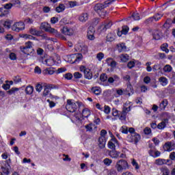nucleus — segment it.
Here are the masks:
<instances>
[{
	"mask_svg": "<svg viewBox=\"0 0 175 175\" xmlns=\"http://www.w3.org/2000/svg\"><path fill=\"white\" fill-rule=\"evenodd\" d=\"M14 83L15 84H18V83H21V77L20 76H16L13 78Z\"/></svg>",
	"mask_w": 175,
	"mask_h": 175,
	"instance_id": "nucleus-47",
	"label": "nucleus"
},
{
	"mask_svg": "<svg viewBox=\"0 0 175 175\" xmlns=\"http://www.w3.org/2000/svg\"><path fill=\"white\" fill-rule=\"evenodd\" d=\"M25 92L27 95H31L33 93V87L29 85L25 88Z\"/></svg>",
	"mask_w": 175,
	"mask_h": 175,
	"instance_id": "nucleus-31",
	"label": "nucleus"
},
{
	"mask_svg": "<svg viewBox=\"0 0 175 175\" xmlns=\"http://www.w3.org/2000/svg\"><path fill=\"white\" fill-rule=\"evenodd\" d=\"M42 64L46 65V66H53V65L55 64V62H54V57H49L46 59L44 62L42 61Z\"/></svg>",
	"mask_w": 175,
	"mask_h": 175,
	"instance_id": "nucleus-18",
	"label": "nucleus"
},
{
	"mask_svg": "<svg viewBox=\"0 0 175 175\" xmlns=\"http://www.w3.org/2000/svg\"><path fill=\"white\" fill-rule=\"evenodd\" d=\"M83 73L85 79H87L88 80H91V79H92V72H91L90 68H88L86 72Z\"/></svg>",
	"mask_w": 175,
	"mask_h": 175,
	"instance_id": "nucleus-22",
	"label": "nucleus"
},
{
	"mask_svg": "<svg viewBox=\"0 0 175 175\" xmlns=\"http://www.w3.org/2000/svg\"><path fill=\"white\" fill-rule=\"evenodd\" d=\"M109 157H111V158H113V159H117L120 158V152H118V151L116 150V149H114V150L109 151Z\"/></svg>",
	"mask_w": 175,
	"mask_h": 175,
	"instance_id": "nucleus-17",
	"label": "nucleus"
},
{
	"mask_svg": "<svg viewBox=\"0 0 175 175\" xmlns=\"http://www.w3.org/2000/svg\"><path fill=\"white\" fill-rule=\"evenodd\" d=\"M115 169H116L118 173H122L124 170H126V169H129V164H128V161L124 159H120L116 162L115 165Z\"/></svg>",
	"mask_w": 175,
	"mask_h": 175,
	"instance_id": "nucleus-1",
	"label": "nucleus"
},
{
	"mask_svg": "<svg viewBox=\"0 0 175 175\" xmlns=\"http://www.w3.org/2000/svg\"><path fill=\"white\" fill-rule=\"evenodd\" d=\"M118 51L121 53L122 51H126V46L125 44L122 43L117 45Z\"/></svg>",
	"mask_w": 175,
	"mask_h": 175,
	"instance_id": "nucleus-35",
	"label": "nucleus"
},
{
	"mask_svg": "<svg viewBox=\"0 0 175 175\" xmlns=\"http://www.w3.org/2000/svg\"><path fill=\"white\" fill-rule=\"evenodd\" d=\"M101 81H106L107 80V75L106 74H102L100 77Z\"/></svg>",
	"mask_w": 175,
	"mask_h": 175,
	"instance_id": "nucleus-58",
	"label": "nucleus"
},
{
	"mask_svg": "<svg viewBox=\"0 0 175 175\" xmlns=\"http://www.w3.org/2000/svg\"><path fill=\"white\" fill-rule=\"evenodd\" d=\"M172 70H173V68L172 67V66L169 65V64H166L164 67H163V71L165 73H170V72H172Z\"/></svg>",
	"mask_w": 175,
	"mask_h": 175,
	"instance_id": "nucleus-33",
	"label": "nucleus"
},
{
	"mask_svg": "<svg viewBox=\"0 0 175 175\" xmlns=\"http://www.w3.org/2000/svg\"><path fill=\"white\" fill-rule=\"evenodd\" d=\"M145 135H150L151 133V129L150 127H146L144 130Z\"/></svg>",
	"mask_w": 175,
	"mask_h": 175,
	"instance_id": "nucleus-61",
	"label": "nucleus"
},
{
	"mask_svg": "<svg viewBox=\"0 0 175 175\" xmlns=\"http://www.w3.org/2000/svg\"><path fill=\"white\" fill-rule=\"evenodd\" d=\"M116 146H118V141L116 137H113L108 142V147L111 150H116Z\"/></svg>",
	"mask_w": 175,
	"mask_h": 175,
	"instance_id": "nucleus-11",
	"label": "nucleus"
},
{
	"mask_svg": "<svg viewBox=\"0 0 175 175\" xmlns=\"http://www.w3.org/2000/svg\"><path fill=\"white\" fill-rule=\"evenodd\" d=\"M17 91H18V88H12L11 90L8 91V94H9V95H13V94H14Z\"/></svg>",
	"mask_w": 175,
	"mask_h": 175,
	"instance_id": "nucleus-46",
	"label": "nucleus"
},
{
	"mask_svg": "<svg viewBox=\"0 0 175 175\" xmlns=\"http://www.w3.org/2000/svg\"><path fill=\"white\" fill-rule=\"evenodd\" d=\"M119 115L120 113H118V110L116 108L112 109V116H113V117H117Z\"/></svg>",
	"mask_w": 175,
	"mask_h": 175,
	"instance_id": "nucleus-57",
	"label": "nucleus"
},
{
	"mask_svg": "<svg viewBox=\"0 0 175 175\" xmlns=\"http://www.w3.org/2000/svg\"><path fill=\"white\" fill-rule=\"evenodd\" d=\"M131 163H132L133 166L134 167H135L136 170H137L139 168V164L137 163V162L136 161V160L135 159H133Z\"/></svg>",
	"mask_w": 175,
	"mask_h": 175,
	"instance_id": "nucleus-52",
	"label": "nucleus"
},
{
	"mask_svg": "<svg viewBox=\"0 0 175 175\" xmlns=\"http://www.w3.org/2000/svg\"><path fill=\"white\" fill-rule=\"evenodd\" d=\"M79 20L81 23H85L88 20V13H83L81 14L79 17Z\"/></svg>",
	"mask_w": 175,
	"mask_h": 175,
	"instance_id": "nucleus-21",
	"label": "nucleus"
},
{
	"mask_svg": "<svg viewBox=\"0 0 175 175\" xmlns=\"http://www.w3.org/2000/svg\"><path fill=\"white\" fill-rule=\"evenodd\" d=\"M98 146L100 148H105V146H106V137H100L98 138Z\"/></svg>",
	"mask_w": 175,
	"mask_h": 175,
	"instance_id": "nucleus-19",
	"label": "nucleus"
},
{
	"mask_svg": "<svg viewBox=\"0 0 175 175\" xmlns=\"http://www.w3.org/2000/svg\"><path fill=\"white\" fill-rule=\"evenodd\" d=\"M168 120L165 119L164 121H162L157 125L158 129H165L166 128V122H167Z\"/></svg>",
	"mask_w": 175,
	"mask_h": 175,
	"instance_id": "nucleus-27",
	"label": "nucleus"
},
{
	"mask_svg": "<svg viewBox=\"0 0 175 175\" xmlns=\"http://www.w3.org/2000/svg\"><path fill=\"white\" fill-rule=\"evenodd\" d=\"M25 28V25L23 22H17L14 23L12 27V31H15L16 32H20V31H23Z\"/></svg>",
	"mask_w": 175,
	"mask_h": 175,
	"instance_id": "nucleus-8",
	"label": "nucleus"
},
{
	"mask_svg": "<svg viewBox=\"0 0 175 175\" xmlns=\"http://www.w3.org/2000/svg\"><path fill=\"white\" fill-rule=\"evenodd\" d=\"M111 25H113V23H111V21L108 22L104 25H102L100 26L101 32H106V31H107V29H109V28H110Z\"/></svg>",
	"mask_w": 175,
	"mask_h": 175,
	"instance_id": "nucleus-20",
	"label": "nucleus"
},
{
	"mask_svg": "<svg viewBox=\"0 0 175 175\" xmlns=\"http://www.w3.org/2000/svg\"><path fill=\"white\" fill-rule=\"evenodd\" d=\"M64 77L66 80H72V79H73V75L70 72H68L64 75Z\"/></svg>",
	"mask_w": 175,
	"mask_h": 175,
	"instance_id": "nucleus-44",
	"label": "nucleus"
},
{
	"mask_svg": "<svg viewBox=\"0 0 175 175\" xmlns=\"http://www.w3.org/2000/svg\"><path fill=\"white\" fill-rule=\"evenodd\" d=\"M170 159L171 161H175V152H172L170 154Z\"/></svg>",
	"mask_w": 175,
	"mask_h": 175,
	"instance_id": "nucleus-64",
	"label": "nucleus"
},
{
	"mask_svg": "<svg viewBox=\"0 0 175 175\" xmlns=\"http://www.w3.org/2000/svg\"><path fill=\"white\" fill-rule=\"evenodd\" d=\"M127 66L129 69H132V68H135V62L132 61L129 62L127 64Z\"/></svg>",
	"mask_w": 175,
	"mask_h": 175,
	"instance_id": "nucleus-59",
	"label": "nucleus"
},
{
	"mask_svg": "<svg viewBox=\"0 0 175 175\" xmlns=\"http://www.w3.org/2000/svg\"><path fill=\"white\" fill-rule=\"evenodd\" d=\"M70 59H75L74 64H79L81 59H83V55L81 53H75L70 55Z\"/></svg>",
	"mask_w": 175,
	"mask_h": 175,
	"instance_id": "nucleus-10",
	"label": "nucleus"
},
{
	"mask_svg": "<svg viewBox=\"0 0 175 175\" xmlns=\"http://www.w3.org/2000/svg\"><path fill=\"white\" fill-rule=\"evenodd\" d=\"M162 17H163V14L161 13H157L152 16L153 21L154 20V21H159Z\"/></svg>",
	"mask_w": 175,
	"mask_h": 175,
	"instance_id": "nucleus-34",
	"label": "nucleus"
},
{
	"mask_svg": "<svg viewBox=\"0 0 175 175\" xmlns=\"http://www.w3.org/2000/svg\"><path fill=\"white\" fill-rule=\"evenodd\" d=\"M107 175H117V171L114 169H111L107 171Z\"/></svg>",
	"mask_w": 175,
	"mask_h": 175,
	"instance_id": "nucleus-49",
	"label": "nucleus"
},
{
	"mask_svg": "<svg viewBox=\"0 0 175 175\" xmlns=\"http://www.w3.org/2000/svg\"><path fill=\"white\" fill-rule=\"evenodd\" d=\"M140 139H142V137L137 133L130 134L127 136L128 142L129 143H135V144H137L140 142Z\"/></svg>",
	"mask_w": 175,
	"mask_h": 175,
	"instance_id": "nucleus-5",
	"label": "nucleus"
},
{
	"mask_svg": "<svg viewBox=\"0 0 175 175\" xmlns=\"http://www.w3.org/2000/svg\"><path fill=\"white\" fill-rule=\"evenodd\" d=\"M96 129V126L94 124H89L85 126V128L88 132H92V127Z\"/></svg>",
	"mask_w": 175,
	"mask_h": 175,
	"instance_id": "nucleus-39",
	"label": "nucleus"
},
{
	"mask_svg": "<svg viewBox=\"0 0 175 175\" xmlns=\"http://www.w3.org/2000/svg\"><path fill=\"white\" fill-rule=\"evenodd\" d=\"M66 9L65 5L59 3V5L55 8L57 13H62Z\"/></svg>",
	"mask_w": 175,
	"mask_h": 175,
	"instance_id": "nucleus-26",
	"label": "nucleus"
},
{
	"mask_svg": "<svg viewBox=\"0 0 175 175\" xmlns=\"http://www.w3.org/2000/svg\"><path fill=\"white\" fill-rule=\"evenodd\" d=\"M131 17L133 18L135 21L140 20V14L139 13H133L131 15Z\"/></svg>",
	"mask_w": 175,
	"mask_h": 175,
	"instance_id": "nucleus-48",
	"label": "nucleus"
},
{
	"mask_svg": "<svg viewBox=\"0 0 175 175\" xmlns=\"http://www.w3.org/2000/svg\"><path fill=\"white\" fill-rule=\"evenodd\" d=\"M107 61H111L109 66L111 68H116L117 66V62L113 60V58H108Z\"/></svg>",
	"mask_w": 175,
	"mask_h": 175,
	"instance_id": "nucleus-41",
	"label": "nucleus"
},
{
	"mask_svg": "<svg viewBox=\"0 0 175 175\" xmlns=\"http://www.w3.org/2000/svg\"><path fill=\"white\" fill-rule=\"evenodd\" d=\"M74 77L75 79H81V77H83V75L79 72H75L74 73Z\"/></svg>",
	"mask_w": 175,
	"mask_h": 175,
	"instance_id": "nucleus-53",
	"label": "nucleus"
},
{
	"mask_svg": "<svg viewBox=\"0 0 175 175\" xmlns=\"http://www.w3.org/2000/svg\"><path fill=\"white\" fill-rule=\"evenodd\" d=\"M6 164L1 167L3 174L8 175L10 173V165L8 161H5Z\"/></svg>",
	"mask_w": 175,
	"mask_h": 175,
	"instance_id": "nucleus-14",
	"label": "nucleus"
},
{
	"mask_svg": "<svg viewBox=\"0 0 175 175\" xmlns=\"http://www.w3.org/2000/svg\"><path fill=\"white\" fill-rule=\"evenodd\" d=\"M110 107L107 106V105H105L104 107V113H105V114H109L110 113Z\"/></svg>",
	"mask_w": 175,
	"mask_h": 175,
	"instance_id": "nucleus-60",
	"label": "nucleus"
},
{
	"mask_svg": "<svg viewBox=\"0 0 175 175\" xmlns=\"http://www.w3.org/2000/svg\"><path fill=\"white\" fill-rule=\"evenodd\" d=\"M152 21H154V18L150 17L148 19L144 21V24H146V25H148V24H151V23H152Z\"/></svg>",
	"mask_w": 175,
	"mask_h": 175,
	"instance_id": "nucleus-51",
	"label": "nucleus"
},
{
	"mask_svg": "<svg viewBox=\"0 0 175 175\" xmlns=\"http://www.w3.org/2000/svg\"><path fill=\"white\" fill-rule=\"evenodd\" d=\"M122 62H126L129 60V55L128 54H122L120 55Z\"/></svg>",
	"mask_w": 175,
	"mask_h": 175,
	"instance_id": "nucleus-30",
	"label": "nucleus"
},
{
	"mask_svg": "<svg viewBox=\"0 0 175 175\" xmlns=\"http://www.w3.org/2000/svg\"><path fill=\"white\" fill-rule=\"evenodd\" d=\"M159 81L161 83V85L165 87V85H167L168 81L166 77H161L159 79Z\"/></svg>",
	"mask_w": 175,
	"mask_h": 175,
	"instance_id": "nucleus-29",
	"label": "nucleus"
},
{
	"mask_svg": "<svg viewBox=\"0 0 175 175\" xmlns=\"http://www.w3.org/2000/svg\"><path fill=\"white\" fill-rule=\"evenodd\" d=\"M51 24H56V23H58V18L57 17H52L51 18Z\"/></svg>",
	"mask_w": 175,
	"mask_h": 175,
	"instance_id": "nucleus-63",
	"label": "nucleus"
},
{
	"mask_svg": "<svg viewBox=\"0 0 175 175\" xmlns=\"http://www.w3.org/2000/svg\"><path fill=\"white\" fill-rule=\"evenodd\" d=\"M104 57H105V54H103V53H102V52L98 53L96 55V58H97V59H98V61H102V59H103Z\"/></svg>",
	"mask_w": 175,
	"mask_h": 175,
	"instance_id": "nucleus-50",
	"label": "nucleus"
},
{
	"mask_svg": "<svg viewBox=\"0 0 175 175\" xmlns=\"http://www.w3.org/2000/svg\"><path fill=\"white\" fill-rule=\"evenodd\" d=\"M95 33V28L94 27L90 26L88 29V35H94Z\"/></svg>",
	"mask_w": 175,
	"mask_h": 175,
	"instance_id": "nucleus-43",
	"label": "nucleus"
},
{
	"mask_svg": "<svg viewBox=\"0 0 175 175\" xmlns=\"http://www.w3.org/2000/svg\"><path fill=\"white\" fill-rule=\"evenodd\" d=\"M66 109L68 111H70V113H75V111L77 110V105L72 102V100H67Z\"/></svg>",
	"mask_w": 175,
	"mask_h": 175,
	"instance_id": "nucleus-6",
	"label": "nucleus"
},
{
	"mask_svg": "<svg viewBox=\"0 0 175 175\" xmlns=\"http://www.w3.org/2000/svg\"><path fill=\"white\" fill-rule=\"evenodd\" d=\"M152 70L154 72H156V70H161V65L157 64H154L152 67Z\"/></svg>",
	"mask_w": 175,
	"mask_h": 175,
	"instance_id": "nucleus-55",
	"label": "nucleus"
},
{
	"mask_svg": "<svg viewBox=\"0 0 175 175\" xmlns=\"http://www.w3.org/2000/svg\"><path fill=\"white\" fill-rule=\"evenodd\" d=\"M106 8V4H102V3H96L94 7V10L96 12V13L99 14L100 17H102L103 18L106 16L107 12H103L102 10Z\"/></svg>",
	"mask_w": 175,
	"mask_h": 175,
	"instance_id": "nucleus-4",
	"label": "nucleus"
},
{
	"mask_svg": "<svg viewBox=\"0 0 175 175\" xmlns=\"http://www.w3.org/2000/svg\"><path fill=\"white\" fill-rule=\"evenodd\" d=\"M20 49L23 54H27V55H31V54L35 53V50L32 47V42L31 41L25 42V46H21Z\"/></svg>",
	"mask_w": 175,
	"mask_h": 175,
	"instance_id": "nucleus-2",
	"label": "nucleus"
},
{
	"mask_svg": "<svg viewBox=\"0 0 175 175\" xmlns=\"http://www.w3.org/2000/svg\"><path fill=\"white\" fill-rule=\"evenodd\" d=\"M146 65L147 66L146 67L147 72H151V70H152V68H151V66H150L151 65V62H147Z\"/></svg>",
	"mask_w": 175,
	"mask_h": 175,
	"instance_id": "nucleus-62",
	"label": "nucleus"
},
{
	"mask_svg": "<svg viewBox=\"0 0 175 175\" xmlns=\"http://www.w3.org/2000/svg\"><path fill=\"white\" fill-rule=\"evenodd\" d=\"M128 31H129V27L128 26H123L122 29V33L123 35H126L128 33Z\"/></svg>",
	"mask_w": 175,
	"mask_h": 175,
	"instance_id": "nucleus-45",
	"label": "nucleus"
},
{
	"mask_svg": "<svg viewBox=\"0 0 175 175\" xmlns=\"http://www.w3.org/2000/svg\"><path fill=\"white\" fill-rule=\"evenodd\" d=\"M62 33L68 36H72L75 33V31L72 28H69L66 26L64 27L62 29Z\"/></svg>",
	"mask_w": 175,
	"mask_h": 175,
	"instance_id": "nucleus-12",
	"label": "nucleus"
},
{
	"mask_svg": "<svg viewBox=\"0 0 175 175\" xmlns=\"http://www.w3.org/2000/svg\"><path fill=\"white\" fill-rule=\"evenodd\" d=\"M82 116L83 117H85V118L90 117V116H91V112L90 111V110H88V109H84L82 111Z\"/></svg>",
	"mask_w": 175,
	"mask_h": 175,
	"instance_id": "nucleus-36",
	"label": "nucleus"
},
{
	"mask_svg": "<svg viewBox=\"0 0 175 175\" xmlns=\"http://www.w3.org/2000/svg\"><path fill=\"white\" fill-rule=\"evenodd\" d=\"M29 32L31 35H33L34 36H41L42 31L37 30L36 29H30Z\"/></svg>",
	"mask_w": 175,
	"mask_h": 175,
	"instance_id": "nucleus-24",
	"label": "nucleus"
},
{
	"mask_svg": "<svg viewBox=\"0 0 175 175\" xmlns=\"http://www.w3.org/2000/svg\"><path fill=\"white\" fill-rule=\"evenodd\" d=\"M152 35L153 39H154L155 40H159V39L162 38V32L159 29L154 30Z\"/></svg>",
	"mask_w": 175,
	"mask_h": 175,
	"instance_id": "nucleus-16",
	"label": "nucleus"
},
{
	"mask_svg": "<svg viewBox=\"0 0 175 175\" xmlns=\"http://www.w3.org/2000/svg\"><path fill=\"white\" fill-rule=\"evenodd\" d=\"M42 90H43V86H42V85L39 83L37 84V85L36 86V90L37 91V92H40Z\"/></svg>",
	"mask_w": 175,
	"mask_h": 175,
	"instance_id": "nucleus-56",
	"label": "nucleus"
},
{
	"mask_svg": "<svg viewBox=\"0 0 175 175\" xmlns=\"http://www.w3.org/2000/svg\"><path fill=\"white\" fill-rule=\"evenodd\" d=\"M58 88V86L54 85V84H44V91L42 93L43 96L45 98H48L49 95L51 94L50 93V90H57Z\"/></svg>",
	"mask_w": 175,
	"mask_h": 175,
	"instance_id": "nucleus-3",
	"label": "nucleus"
},
{
	"mask_svg": "<svg viewBox=\"0 0 175 175\" xmlns=\"http://www.w3.org/2000/svg\"><path fill=\"white\" fill-rule=\"evenodd\" d=\"M10 59L12 61H16V59H17V56L16 55V53H10Z\"/></svg>",
	"mask_w": 175,
	"mask_h": 175,
	"instance_id": "nucleus-54",
	"label": "nucleus"
},
{
	"mask_svg": "<svg viewBox=\"0 0 175 175\" xmlns=\"http://www.w3.org/2000/svg\"><path fill=\"white\" fill-rule=\"evenodd\" d=\"M163 149L165 151H173L175 150V143L174 142H167L163 146Z\"/></svg>",
	"mask_w": 175,
	"mask_h": 175,
	"instance_id": "nucleus-9",
	"label": "nucleus"
},
{
	"mask_svg": "<svg viewBox=\"0 0 175 175\" xmlns=\"http://www.w3.org/2000/svg\"><path fill=\"white\" fill-rule=\"evenodd\" d=\"M155 165L159 166H162V165H165V159H156L154 161Z\"/></svg>",
	"mask_w": 175,
	"mask_h": 175,
	"instance_id": "nucleus-38",
	"label": "nucleus"
},
{
	"mask_svg": "<svg viewBox=\"0 0 175 175\" xmlns=\"http://www.w3.org/2000/svg\"><path fill=\"white\" fill-rule=\"evenodd\" d=\"M103 163L104 165H105L106 166H110V165H111V163H113V160L109 159V158H105L103 160Z\"/></svg>",
	"mask_w": 175,
	"mask_h": 175,
	"instance_id": "nucleus-40",
	"label": "nucleus"
},
{
	"mask_svg": "<svg viewBox=\"0 0 175 175\" xmlns=\"http://www.w3.org/2000/svg\"><path fill=\"white\" fill-rule=\"evenodd\" d=\"M167 104L168 101L166 99L163 100L159 105V109H161V110H165V109H166V106H167Z\"/></svg>",
	"mask_w": 175,
	"mask_h": 175,
	"instance_id": "nucleus-28",
	"label": "nucleus"
},
{
	"mask_svg": "<svg viewBox=\"0 0 175 175\" xmlns=\"http://www.w3.org/2000/svg\"><path fill=\"white\" fill-rule=\"evenodd\" d=\"M133 87L132 85H131V83H127V87L124 90L125 95H129V96H131V95H133Z\"/></svg>",
	"mask_w": 175,
	"mask_h": 175,
	"instance_id": "nucleus-15",
	"label": "nucleus"
},
{
	"mask_svg": "<svg viewBox=\"0 0 175 175\" xmlns=\"http://www.w3.org/2000/svg\"><path fill=\"white\" fill-rule=\"evenodd\" d=\"M40 29H43L46 32H49L50 33H54L55 31V29L52 28L51 25L46 22L41 23Z\"/></svg>",
	"mask_w": 175,
	"mask_h": 175,
	"instance_id": "nucleus-7",
	"label": "nucleus"
},
{
	"mask_svg": "<svg viewBox=\"0 0 175 175\" xmlns=\"http://www.w3.org/2000/svg\"><path fill=\"white\" fill-rule=\"evenodd\" d=\"M160 172L162 173V175H170V170L166 166L161 167Z\"/></svg>",
	"mask_w": 175,
	"mask_h": 175,
	"instance_id": "nucleus-23",
	"label": "nucleus"
},
{
	"mask_svg": "<svg viewBox=\"0 0 175 175\" xmlns=\"http://www.w3.org/2000/svg\"><path fill=\"white\" fill-rule=\"evenodd\" d=\"M92 92L95 95H100V88L94 87V88H92Z\"/></svg>",
	"mask_w": 175,
	"mask_h": 175,
	"instance_id": "nucleus-37",
	"label": "nucleus"
},
{
	"mask_svg": "<svg viewBox=\"0 0 175 175\" xmlns=\"http://www.w3.org/2000/svg\"><path fill=\"white\" fill-rule=\"evenodd\" d=\"M129 111H131V106H129V107H124L120 114V120H125L126 118V114H128Z\"/></svg>",
	"mask_w": 175,
	"mask_h": 175,
	"instance_id": "nucleus-13",
	"label": "nucleus"
},
{
	"mask_svg": "<svg viewBox=\"0 0 175 175\" xmlns=\"http://www.w3.org/2000/svg\"><path fill=\"white\" fill-rule=\"evenodd\" d=\"M114 40V34L110 33L107 36V42H113Z\"/></svg>",
	"mask_w": 175,
	"mask_h": 175,
	"instance_id": "nucleus-42",
	"label": "nucleus"
},
{
	"mask_svg": "<svg viewBox=\"0 0 175 175\" xmlns=\"http://www.w3.org/2000/svg\"><path fill=\"white\" fill-rule=\"evenodd\" d=\"M44 75H54V70L51 68H47L42 71Z\"/></svg>",
	"mask_w": 175,
	"mask_h": 175,
	"instance_id": "nucleus-32",
	"label": "nucleus"
},
{
	"mask_svg": "<svg viewBox=\"0 0 175 175\" xmlns=\"http://www.w3.org/2000/svg\"><path fill=\"white\" fill-rule=\"evenodd\" d=\"M53 34L55 35V36L56 38H58L59 39H61L62 40H66V38L65 36H64V35H62L59 32H58V31H57L56 29H55V31L53 33Z\"/></svg>",
	"mask_w": 175,
	"mask_h": 175,
	"instance_id": "nucleus-25",
	"label": "nucleus"
}]
</instances>
